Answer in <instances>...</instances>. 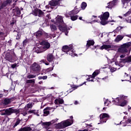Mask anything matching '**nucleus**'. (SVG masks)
I'll return each instance as SVG.
<instances>
[{
  "instance_id": "1",
  "label": "nucleus",
  "mask_w": 131,
  "mask_h": 131,
  "mask_svg": "<svg viewBox=\"0 0 131 131\" xmlns=\"http://www.w3.org/2000/svg\"><path fill=\"white\" fill-rule=\"evenodd\" d=\"M5 60L12 62H14L17 60V56L14 51H10L6 54Z\"/></svg>"
},
{
  "instance_id": "2",
  "label": "nucleus",
  "mask_w": 131,
  "mask_h": 131,
  "mask_svg": "<svg viewBox=\"0 0 131 131\" xmlns=\"http://www.w3.org/2000/svg\"><path fill=\"white\" fill-rule=\"evenodd\" d=\"M109 17H110V13H109V12L108 11L103 13L102 14L99 15L98 18H100V19L101 20L100 24H101V25H106V24H108L107 20H108Z\"/></svg>"
},
{
  "instance_id": "3",
  "label": "nucleus",
  "mask_w": 131,
  "mask_h": 131,
  "mask_svg": "<svg viewBox=\"0 0 131 131\" xmlns=\"http://www.w3.org/2000/svg\"><path fill=\"white\" fill-rule=\"evenodd\" d=\"M131 46V42H127L121 45V46L118 49V52L119 53H127L128 51L127 48H129Z\"/></svg>"
},
{
  "instance_id": "4",
  "label": "nucleus",
  "mask_w": 131,
  "mask_h": 131,
  "mask_svg": "<svg viewBox=\"0 0 131 131\" xmlns=\"http://www.w3.org/2000/svg\"><path fill=\"white\" fill-rule=\"evenodd\" d=\"M14 113L19 114L20 113V110L15 109L13 107L6 109V116H10V115H12Z\"/></svg>"
},
{
  "instance_id": "5",
  "label": "nucleus",
  "mask_w": 131,
  "mask_h": 131,
  "mask_svg": "<svg viewBox=\"0 0 131 131\" xmlns=\"http://www.w3.org/2000/svg\"><path fill=\"white\" fill-rule=\"evenodd\" d=\"M99 118L101 123H104L106 122L108 119L110 118V116L107 113H103L100 115Z\"/></svg>"
},
{
  "instance_id": "6",
  "label": "nucleus",
  "mask_w": 131,
  "mask_h": 131,
  "mask_svg": "<svg viewBox=\"0 0 131 131\" xmlns=\"http://www.w3.org/2000/svg\"><path fill=\"white\" fill-rule=\"evenodd\" d=\"M127 96H124L123 95H120V102L119 106L121 107H124L125 105L127 104Z\"/></svg>"
},
{
  "instance_id": "7",
  "label": "nucleus",
  "mask_w": 131,
  "mask_h": 131,
  "mask_svg": "<svg viewBox=\"0 0 131 131\" xmlns=\"http://www.w3.org/2000/svg\"><path fill=\"white\" fill-rule=\"evenodd\" d=\"M31 69L34 72H39V71H40V66L36 62H34L32 64Z\"/></svg>"
},
{
  "instance_id": "8",
  "label": "nucleus",
  "mask_w": 131,
  "mask_h": 131,
  "mask_svg": "<svg viewBox=\"0 0 131 131\" xmlns=\"http://www.w3.org/2000/svg\"><path fill=\"white\" fill-rule=\"evenodd\" d=\"M73 49V45H70L69 46L66 45L62 47V51L64 53H66L67 54L68 52H70V51H71V50H72Z\"/></svg>"
},
{
  "instance_id": "9",
  "label": "nucleus",
  "mask_w": 131,
  "mask_h": 131,
  "mask_svg": "<svg viewBox=\"0 0 131 131\" xmlns=\"http://www.w3.org/2000/svg\"><path fill=\"white\" fill-rule=\"evenodd\" d=\"M131 62V56L126 57L124 59L120 58L119 59V64H125V63H130Z\"/></svg>"
},
{
  "instance_id": "10",
  "label": "nucleus",
  "mask_w": 131,
  "mask_h": 131,
  "mask_svg": "<svg viewBox=\"0 0 131 131\" xmlns=\"http://www.w3.org/2000/svg\"><path fill=\"white\" fill-rule=\"evenodd\" d=\"M62 123L64 127H67L68 126H70V125H72L73 124V120H70L69 119Z\"/></svg>"
},
{
  "instance_id": "11",
  "label": "nucleus",
  "mask_w": 131,
  "mask_h": 131,
  "mask_svg": "<svg viewBox=\"0 0 131 131\" xmlns=\"http://www.w3.org/2000/svg\"><path fill=\"white\" fill-rule=\"evenodd\" d=\"M58 28H59V30H60L62 32H64L66 35H68V33H69V31H68V29L67 28V26H65L63 27L61 25H59Z\"/></svg>"
},
{
  "instance_id": "12",
  "label": "nucleus",
  "mask_w": 131,
  "mask_h": 131,
  "mask_svg": "<svg viewBox=\"0 0 131 131\" xmlns=\"http://www.w3.org/2000/svg\"><path fill=\"white\" fill-rule=\"evenodd\" d=\"M60 2L61 0H52L49 2V5L51 7H56V6H60Z\"/></svg>"
},
{
  "instance_id": "13",
  "label": "nucleus",
  "mask_w": 131,
  "mask_h": 131,
  "mask_svg": "<svg viewBox=\"0 0 131 131\" xmlns=\"http://www.w3.org/2000/svg\"><path fill=\"white\" fill-rule=\"evenodd\" d=\"M12 0H6L4 1L0 6V10H3L4 8H6L8 5H11Z\"/></svg>"
},
{
  "instance_id": "14",
  "label": "nucleus",
  "mask_w": 131,
  "mask_h": 131,
  "mask_svg": "<svg viewBox=\"0 0 131 131\" xmlns=\"http://www.w3.org/2000/svg\"><path fill=\"white\" fill-rule=\"evenodd\" d=\"M118 0H113L112 2L107 3V6L105 7L106 9H112L114 6H115Z\"/></svg>"
},
{
  "instance_id": "15",
  "label": "nucleus",
  "mask_w": 131,
  "mask_h": 131,
  "mask_svg": "<svg viewBox=\"0 0 131 131\" xmlns=\"http://www.w3.org/2000/svg\"><path fill=\"white\" fill-rule=\"evenodd\" d=\"M57 121H58V119L52 120L50 122H43L42 124L43 125H45V126H50V125H52V124H53V123H56Z\"/></svg>"
},
{
  "instance_id": "16",
  "label": "nucleus",
  "mask_w": 131,
  "mask_h": 131,
  "mask_svg": "<svg viewBox=\"0 0 131 131\" xmlns=\"http://www.w3.org/2000/svg\"><path fill=\"white\" fill-rule=\"evenodd\" d=\"M41 45L43 46V49H45L46 50H48V49H50L51 47V44L49 43V42H47L46 41H42L41 42Z\"/></svg>"
},
{
  "instance_id": "17",
  "label": "nucleus",
  "mask_w": 131,
  "mask_h": 131,
  "mask_svg": "<svg viewBox=\"0 0 131 131\" xmlns=\"http://www.w3.org/2000/svg\"><path fill=\"white\" fill-rule=\"evenodd\" d=\"M46 59L48 62L51 63V62H53V61H54V55L52 53H49L47 55Z\"/></svg>"
},
{
  "instance_id": "18",
  "label": "nucleus",
  "mask_w": 131,
  "mask_h": 131,
  "mask_svg": "<svg viewBox=\"0 0 131 131\" xmlns=\"http://www.w3.org/2000/svg\"><path fill=\"white\" fill-rule=\"evenodd\" d=\"M79 10L78 9H77V7L76 6L73 10H72L71 12H69V15H73V16H74V15H76V14H78L79 13Z\"/></svg>"
},
{
  "instance_id": "19",
  "label": "nucleus",
  "mask_w": 131,
  "mask_h": 131,
  "mask_svg": "<svg viewBox=\"0 0 131 131\" xmlns=\"http://www.w3.org/2000/svg\"><path fill=\"white\" fill-rule=\"evenodd\" d=\"M85 82H84L83 83H82L79 86H76V85L72 86L71 89L68 90V91H67L68 93H72V92H73V91H74L75 90H76V89H77V88H78V86H81V85H83V84H85Z\"/></svg>"
},
{
  "instance_id": "20",
  "label": "nucleus",
  "mask_w": 131,
  "mask_h": 131,
  "mask_svg": "<svg viewBox=\"0 0 131 131\" xmlns=\"http://www.w3.org/2000/svg\"><path fill=\"white\" fill-rule=\"evenodd\" d=\"M54 103L56 105H62L64 103V100L63 99L59 98L58 99H56L54 100Z\"/></svg>"
},
{
  "instance_id": "21",
  "label": "nucleus",
  "mask_w": 131,
  "mask_h": 131,
  "mask_svg": "<svg viewBox=\"0 0 131 131\" xmlns=\"http://www.w3.org/2000/svg\"><path fill=\"white\" fill-rule=\"evenodd\" d=\"M95 45V41L94 40H89L87 41L86 48L88 49L91 46H94Z\"/></svg>"
},
{
  "instance_id": "22",
  "label": "nucleus",
  "mask_w": 131,
  "mask_h": 131,
  "mask_svg": "<svg viewBox=\"0 0 131 131\" xmlns=\"http://www.w3.org/2000/svg\"><path fill=\"white\" fill-rule=\"evenodd\" d=\"M57 23H58L59 25H62L64 23V20H63V17L58 16L56 20Z\"/></svg>"
},
{
  "instance_id": "23",
  "label": "nucleus",
  "mask_w": 131,
  "mask_h": 131,
  "mask_svg": "<svg viewBox=\"0 0 131 131\" xmlns=\"http://www.w3.org/2000/svg\"><path fill=\"white\" fill-rule=\"evenodd\" d=\"M13 12H16V15L15 16H19L21 15V10H20V8L18 7H16L15 9H13Z\"/></svg>"
},
{
  "instance_id": "24",
  "label": "nucleus",
  "mask_w": 131,
  "mask_h": 131,
  "mask_svg": "<svg viewBox=\"0 0 131 131\" xmlns=\"http://www.w3.org/2000/svg\"><path fill=\"white\" fill-rule=\"evenodd\" d=\"M35 35L36 38H40L41 36H42V32L41 31H37L36 33H35Z\"/></svg>"
},
{
  "instance_id": "25",
  "label": "nucleus",
  "mask_w": 131,
  "mask_h": 131,
  "mask_svg": "<svg viewBox=\"0 0 131 131\" xmlns=\"http://www.w3.org/2000/svg\"><path fill=\"white\" fill-rule=\"evenodd\" d=\"M32 130V128L30 127H24L19 129L18 131H31Z\"/></svg>"
},
{
  "instance_id": "26",
  "label": "nucleus",
  "mask_w": 131,
  "mask_h": 131,
  "mask_svg": "<svg viewBox=\"0 0 131 131\" xmlns=\"http://www.w3.org/2000/svg\"><path fill=\"white\" fill-rule=\"evenodd\" d=\"M113 102H114L115 105L119 106V105H120V96L119 97L116 98L115 100H113Z\"/></svg>"
},
{
  "instance_id": "27",
  "label": "nucleus",
  "mask_w": 131,
  "mask_h": 131,
  "mask_svg": "<svg viewBox=\"0 0 131 131\" xmlns=\"http://www.w3.org/2000/svg\"><path fill=\"white\" fill-rule=\"evenodd\" d=\"M48 110H51V107H47L43 110V114H45V116H48L49 114H50V111Z\"/></svg>"
},
{
  "instance_id": "28",
  "label": "nucleus",
  "mask_w": 131,
  "mask_h": 131,
  "mask_svg": "<svg viewBox=\"0 0 131 131\" xmlns=\"http://www.w3.org/2000/svg\"><path fill=\"white\" fill-rule=\"evenodd\" d=\"M123 39V36L121 35H118L115 39V42H119L120 40H122Z\"/></svg>"
},
{
  "instance_id": "29",
  "label": "nucleus",
  "mask_w": 131,
  "mask_h": 131,
  "mask_svg": "<svg viewBox=\"0 0 131 131\" xmlns=\"http://www.w3.org/2000/svg\"><path fill=\"white\" fill-rule=\"evenodd\" d=\"M111 45H104L100 47V50H108V49H111Z\"/></svg>"
},
{
  "instance_id": "30",
  "label": "nucleus",
  "mask_w": 131,
  "mask_h": 131,
  "mask_svg": "<svg viewBox=\"0 0 131 131\" xmlns=\"http://www.w3.org/2000/svg\"><path fill=\"white\" fill-rule=\"evenodd\" d=\"M4 105H9V104H11V101L9 98H5L4 99V102L3 103Z\"/></svg>"
},
{
  "instance_id": "31",
  "label": "nucleus",
  "mask_w": 131,
  "mask_h": 131,
  "mask_svg": "<svg viewBox=\"0 0 131 131\" xmlns=\"http://www.w3.org/2000/svg\"><path fill=\"white\" fill-rule=\"evenodd\" d=\"M28 113H29V114H31L33 113L34 115H37V116H39V115H38V114L36 113V110H35L29 111Z\"/></svg>"
},
{
  "instance_id": "32",
  "label": "nucleus",
  "mask_w": 131,
  "mask_h": 131,
  "mask_svg": "<svg viewBox=\"0 0 131 131\" xmlns=\"http://www.w3.org/2000/svg\"><path fill=\"white\" fill-rule=\"evenodd\" d=\"M72 21H75L78 19V15H70Z\"/></svg>"
},
{
  "instance_id": "33",
  "label": "nucleus",
  "mask_w": 131,
  "mask_h": 131,
  "mask_svg": "<svg viewBox=\"0 0 131 131\" xmlns=\"http://www.w3.org/2000/svg\"><path fill=\"white\" fill-rule=\"evenodd\" d=\"M56 126L57 128L61 129V128H64V125H63V122L58 123L56 124Z\"/></svg>"
},
{
  "instance_id": "34",
  "label": "nucleus",
  "mask_w": 131,
  "mask_h": 131,
  "mask_svg": "<svg viewBox=\"0 0 131 131\" xmlns=\"http://www.w3.org/2000/svg\"><path fill=\"white\" fill-rule=\"evenodd\" d=\"M39 9H38V8H36L34 9V10L33 11V15H34V16H37V15H38V11Z\"/></svg>"
},
{
  "instance_id": "35",
  "label": "nucleus",
  "mask_w": 131,
  "mask_h": 131,
  "mask_svg": "<svg viewBox=\"0 0 131 131\" xmlns=\"http://www.w3.org/2000/svg\"><path fill=\"white\" fill-rule=\"evenodd\" d=\"M123 77L124 80H122V81H127V77H130V76H129V75L127 74L126 73H124Z\"/></svg>"
},
{
  "instance_id": "36",
  "label": "nucleus",
  "mask_w": 131,
  "mask_h": 131,
  "mask_svg": "<svg viewBox=\"0 0 131 131\" xmlns=\"http://www.w3.org/2000/svg\"><path fill=\"white\" fill-rule=\"evenodd\" d=\"M87 6H88V4H86V3L82 2L81 5V8L82 10H85V8H86Z\"/></svg>"
},
{
  "instance_id": "37",
  "label": "nucleus",
  "mask_w": 131,
  "mask_h": 131,
  "mask_svg": "<svg viewBox=\"0 0 131 131\" xmlns=\"http://www.w3.org/2000/svg\"><path fill=\"white\" fill-rule=\"evenodd\" d=\"M26 84H27V83H35V79L27 80L26 81Z\"/></svg>"
},
{
  "instance_id": "38",
  "label": "nucleus",
  "mask_w": 131,
  "mask_h": 131,
  "mask_svg": "<svg viewBox=\"0 0 131 131\" xmlns=\"http://www.w3.org/2000/svg\"><path fill=\"white\" fill-rule=\"evenodd\" d=\"M38 13V17H42V16H43V15L45 14V12H43V11H41V10L40 9H39Z\"/></svg>"
},
{
  "instance_id": "39",
  "label": "nucleus",
  "mask_w": 131,
  "mask_h": 131,
  "mask_svg": "<svg viewBox=\"0 0 131 131\" xmlns=\"http://www.w3.org/2000/svg\"><path fill=\"white\" fill-rule=\"evenodd\" d=\"M33 106V105L32 104V103H28L27 105H26L25 107H24V109H26V108H28V109L32 108Z\"/></svg>"
},
{
  "instance_id": "40",
  "label": "nucleus",
  "mask_w": 131,
  "mask_h": 131,
  "mask_svg": "<svg viewBox=\"0 0 131 131\" xmlns=\"http://www.w3.org/2000/svg\"><path fill=\"white\" fill-rule=\"evenodd\" d=\"M0 114L1 115H7V111L6 109H4L3 110L0 111Z\"/></svg>"
},
{
  "instance_id": "41",
  "label": "nucleus",
  "mask_w": 131,
  "mask_h": 131,
  "mask_svg": "<svg viewBox=\"0 0 131 131\" xmlns=\"http://www.w3.org/2000/svg\"><path fill=\"white\" fill-rule=\"evenodd\" d=\"M21 120L19 119H16V123L14 124V125H13V127L15 128V127H16V126H17V125H18V124H19Z\"/></svg>"
},
{
  "instance_id": "42",
  "label": "nucleus",
  "mask_w": 131,
  "mask_h": 131,
  "mask_svg": "<svg viewBox=\"0 0 131 131\" xmlns=\"http://www.w3.org/2000/svg\"><path fill=\"white\" fill-rule=\"evenodd\" d=\"M99 74V71H95L92 74V77H93V78H95V77H96V76H97V75H98Z\"/></svg>"
},
{
  "instance_id": "43",
  "label": "nucleus",
  "mask_w": 131,
  "mask_h": 131,
  "mask_svg": "<svg viewBox=\"0 0 131 131\" xmlns=\"http://www.w3.org/2000/svg\"><path fill=\"white\" fill-rule=\"evenodd\" d=\"M20 38H21V34L20 33V32H17V34L16 37V40H20Z\"/></svg>"
},
{
  "instance_id": "44",
  "label": "nucleus",
  "mask_w": 131,
  "mask_h": 131,
  "mask_svg": "<svg viewBox=\"0 0 131 131\" xmlns=\"http://www.w3.org/2000/svg\"><path fill=\"white\" fill-rule=\"evenodd\" d=\"M35 77H36V75H31V74L28 75L27 76V78H28L29 79H31V78H35Z\"/></svg>"
},
{
  "instance_id": "45",
  "label": "nucleus",
  "mask_w": 131,
  "mask_h": 131,
  "mask_svg": "<svg viewBox=\"0 0 131 131\" xmlns=\"http://www.w3.org/2000/svg\"><path fill=\"white\" fill-rule=\"evenodd\" d=\"M15 23H16V20H15V18H14V17H13L11 19V21L10 22L11 26H14V25H15Z\"/></svg>"
},
{
  "instance_id": "46",
  "label": "nucleus",
  "mask_w": 131,
  "mask_h": 131,
  "mask_svg": "<svg viewBox=\"0 0 131 131\" xmlns=\"http://www.w3.org/2000/svg\"><path fill=\"white\" fill-rule=\"evenodd\" d=\"M130 2L131 0H121L122 4L124 5H125V4H128V3H130Z\"/></svg>"
},
{
  "instance_id": "47",
  "label": "nucleus",
  "mask_w": 131,
  "mask_h": 131,
  "mask_svg": "<svg viewBox=\"0 0 131 131\" xmlns=\"http://www.w3.org/2000/svg\"><path fill=\"white\" fill-rule=\"evenodd\" d=\"M48 78V76H39L38 79L39 80L43 79V80L47 79Z\"/></svg>"
},
{
  "instance_id": "48",
  "label": "nucleus",
  "mask_w": 131,
  "mask_h": 131,
  "mask_svg": "<svg viewBox=\"0 0 131 131\" xmlns=\"http://www.w3.org/2000/svg\"><path fill=\"white\" fill-rule=\"evenodd\" d=\"M51 28L52 31H55L57 29V27L55 25L51 26Z\"/></svg>"
},
{
  "instance_id": "49",
  "label": "nucleus",
  "mask_w": 131,
  "mask_h": 131,
  "mask_svg": "<svg viewBox=\"0 0 131 131\" xmlns=\"http://www.w3.org/2000/svg\"><path fill=\"white\" fill-rule=\"evenodd\" d=\"M122 28H123V27H118L115 30V32H118L120 31V30L122 29Z\"/></svg>"
},
{
  "instance_id": "50",
  "label": "nucleus",
  "mask_w": 131,
  "mask_h": 131,
  "mask_svg": "<svg viewBox=\"0 0 131 131\" xmlns=\"http://www.w3.org/2000/svg\"><path fill=\"white\" fill-rule=\"evenodd\" d=\"M131 14V10L130 9L128 12H127L125 14H124V17H126L128 16V15H130Z\"/></svg>"
},
{
  "instance_id": "51",
  "label": "nucleus",
  "mask_w": 131,
  "mask_h": 131,
  "mask_svg": "<svg viewBox=\"0 0 131 131\" xmlns=\"http://www.w3.org/2000/svg\"><path fill=\"white\" fill-rule=\"evenodd\" d=\"M0 37H6V36H5V33L0 32Z\"/></svg>"
},
{
  "instance_id": "52",
  "label": "nucleus",
  "mask_w": 131,
  "mask_h": 131,
  "mask_svg": "<svg viewBox=\"0 0 131 131\" xmlns=\"http://www.w3.org/2000/svg\"><path fill=\"white\" fill-rule=\"evenodd\" d=\"M117 70V68H114V67H112L111 69V72H115V71H116Z\"/></svg>"
},
{
  "instance_id": "53",
  "label": "nucleus",
  "mask_w": 131,
  "mask_h": 131,
  "mask_svg": "<svg viewBox=\"0 0 131 131\" xmlns=\"http://www.w3.org/2000/svg\"><path fill=\"white\" fill-rule=\"evenodd\" d=\"M9 100L10 101V102H13V101H15L16 100V98L15 97H12V98H9Z\"/></svg>"
},
{
  "instance_id": "54",
  "label": "nucleus",
  "mask_w": 131,
  "mask_h": 131,
  "mask_svg": "<svg viewBox=\"0 0 131 131\" xmlns=\"http://www.w3.org/2000/svg\"><path fill=\"white\" fill-rule=\"evenodd\" d=\"M54 68H49L47 69V71H53Z\"/></svg>"
},
{
  "instance_id": "55",
  "label": "nucleus",
  "mask_w": 131,
  "mask_h": 131,
  "mask_svg": "<svg viewBox=\"0 0 131 131\" xmlns=\"http://www.w3.org/2000/svg\"><path fill=\"white\" fill-rule=\"evenodd\" d=\"M46 62H47V60L46 59H41L40 61V63H46Z\"/></svg>"
},
{
  "instance_id": "56",
  "label": "nucleus",
  "mask_w": 131,
  "mask_h": 131,
  "mask_svg": "<svg viewBox=\"0 0 131 131\" xmlns=\"http://www.w3.org/2000/svg\"><path fill=\"white\" fill-rule=\"evenodd\" d=\"M126 123H130L131 124V119H128L126 121Z\"/></svg>"
},
{
  "instance_id": "57",
  "label": "nucleus",
  "mask_w": 131,
  "mask_h": 131,
  "mask_svg": "<svg viewBox=\"0 0 131 131\" xmlns=\"http://www.w3.org/2000/svg\"><path fill=\"white\" fill-rule=\"evenodd\" d=\"M16 66H17V64L16 63L11 65V67L12 68H13V69H14V68H16Z\"/></svg>"
},
{
  "instance_id": "58",
  "label": "nucleus",
  "mask_w": 131,
  "mask_h": 131,
  "mask_svg": "<svg viewBox=\"0 0 131 131\" xmlns=\"http://www.w3.org/2000/svg\"><path fill=\"white\" fill-rule=\"evenodd\" d=\"M45 36L46 38H49V37H50V36L49 35V34L46 33L45 34Z\"/></svg>"
},
{
  "instance_id": "59",
  "label": "nucleus",
  "mask_w": 131,
  "mask_h": 131,
  "mask_svg": "<svg viewBox=\"0 0 131 131\" xmlns=\"http://www.w3.org/2000/svg\"><path fill=\"white\" fill-rule=\"evenodd\" d=\"M125 57V54H122L120 56V58H121V59L124 58Z\"/></svg>"
},
{
  "instance_id": "60",
  "label": "nucleus",
  "mask_w": 131,
  "mask_h": 131,
  "mask_svg": "<svg viewBox=\"0 0 131 131\" xmlns=\"http://www.w3.org/2000/svg\"><path fill=\"white\" fill-rule=\"evenodd\" d=\"M21 114H23V115L24 116H26V115H27V112H25L21 113Z\"/></svg>"
},
{
  "instance_id": "61",
  "label": "nucleus",
  "mask_w": 131,
  "mask_h": 131,
  "mask_svg": "<svg viewBox=\"0 0 131 131\" xmlns=\"http://www.w3.org/2000/svg\"><path fill=\"white\" fill-rule=\"evenodd\" d=\"M27 39H25V40H24L23 41V45H26V43H27Z\"/></svg>"
},
{
  "instance_id": "62",
  "label": "nucleus",
  "mask_w": 131,
  "mask_h": 131,
  "mask_svg": "<svg viewBox=\"0 0 131 131\" xmlns=\"http://www.w3.org/2000/svg\"><path fill=\"white\" fill-rule=\"evenodd\" d=\"M86 126H88V127H92L93 126V125H92L91 124H86Z\"/></svg>"
},
{
  "instance_id": "63",
  "label": "nucleus",
  "mask_w": 131,
  "mask_h": 131,
  "mask_svg": "<svg viewBox=\"0 0 131 131\" xmlns=\"http://www.w3.org/2000/svg\"><path fill=\"white\" fill-rule=\"evenodd\" d=\"M47 18H48V19H51L50 17V14H47V16H46Z\"/></svg>"
},
{
  "instance_id": "64",
  "label": "nucleus",
  "mask_w": 131,
  "mask_h": 131,
  "mask_svg": "<svg viewBox=\"0 0 131 131\" xmlns=\"http://www.w3.org/2000/svg\"><path fill=\"white\" fill-rule=\"evenodd\" d=\"M130 110H131V107L129 105H128V111L130 112Z\"/></svg>"
}]
</instances>
